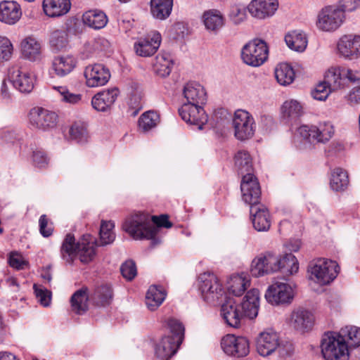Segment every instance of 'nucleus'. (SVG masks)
Listing matches in <instances>:
<instances>
[{
  "mask_svg": "<svg viewBox=\"0 0 360 360\" xmlns=\"http://www.w3.org/2000/svg\"><path fill=\"white\" fill-rule=\"evenodd\" d=\"M230 16L236 24L242 22L246 16L244 8L233 7L231 11Z\"/></svg>",
  "mask_w": 360,
  "mask_h": 360,
  "instance_id": "nucleus-64",
  "label": "nucleus"
},
{
  "mask_svg": "<svg viewBox=\"0 0 360 360\" xmlns=\"http://www.w3.org/2000/svg\"><path fill=\"white\" fill-rule=\"evenodd\" d=\"M115 225L112 221H102L99 236V241L91 235H84L81 241L75 243L73 235H66L61 247V255L67 262L72 263L76 256H78L82 263H88L93 260L96 255V247L105 246L111 244L115 238L112 231Z\"/></svg>",
  "mask_w": 360,
  "mask_h": 360,
  "instance_id": "nucleus-1",
  "label": "nucleus"
},
{
  "mask_svg": "<svg viewBox=\"0 0 360 360\" xmlns=\"http://www.w3.org/2000/svg\"><path fill=\"white\" fill-rule=\"evenodd\" d=\"M167 326L172 334L167 337L172 338L173 340L181 345L184 335V328L182 323L178 320L170 319L167 321Z\"/></svg>",
  "mask_w": 360,
  "mask_h": 360,
  "instance_id": "nucleus-51",
  "label": "nucleus"
},
{
  "mask_svg": "<svg viewBox=\"0 0 360 360\" xmlns=\"http://www.w3.org/2000/svg\"><path fill=\"white\" fill-rule=\"evenodd\" d=\"M119 94V90L117 88H112L103 90L96 94L91 100L93 108L101 112H105L115 103Z\"/></svg>",
  "mask_w": 360,
  "mask_h": 360,
  "instance_id": "nucleus-27",
  "label": "nucleus"
},
{
  "mask_svg": "<svg viewBox=\"0 0 360 360\" xmlns=\"http://www.w3.org/2000/svg\"><path fill=\"white\" fill-rule=\"evenodd\" d=\"M223 351L228 355L243 357L250 352L249 340L243 336L228 334L221 341Z\"/></svg>",
  "mask_w": 360,
  "mask_h": 360,
  "instance_id": "nucleus-15",
  "label": "nucleus"
},
{
  "mask_svg": "<svg viewBox=\"0 0 360 360\" xmlns=\"http://www.w3.org/2000/svg\"><path fill=\"white\" fill-rule=\"evenodd\" d=\"M315 318L311 311L303 307L294 309L287 319V323L300 333L311 330Z\"/></svg>",
  "mask_w": 360,
  "mask_h": 360,
  "instance_id": "nucleus-14",
  "label": "nucleus"
},
{
  "mask_svg": "<svg viewBox=\"0 0 360 360\" xmlns=\"http://www.w3.org/2000/svg\"><path fill=\"white\" fill-rule=\"evenodd\" d=\"M9 78L14 87L22 93H30L34 88V78L29 71L18 64L8 71Z\"/></svg>",
  "mask_w": 360,
  "mask_h": 360,
  "instance_id": "nucleus-19",
  "label": "nucleus"
},
{
  "mask_svg": "<svg viewBox=\"0 0 360 360\" xmlns=\"http://www.w3.org/2000/svg\"><path fill=\"white\" fill-rule=\"evenodd\" d=\"M281 256L266 252L255 258L250 267V273L255 277L262 276L281 270Z\"/></svg>",
  "mask_w": 360,
  "mask_h": 360,
  "instance_id": "nucleus-10",
  "label": "nucleus"
},
{
  "mask_svg": "<svg viewBox=\"0 0 360 360\" xmlns=\"http://www.w3.org/2000/svg\"><path fill=\"white\" fill-rule=\"evenodd\" d=\"M220 315L224 323L233 328H239L245 317L243 315L239 304L233 297H226L221 305Z\"/></svg>",
  "mask_w": 360,
  "mask_h": 360,
  "instance_id": "nucleus-16",
  "label": "nucleus"
},
{
  "mask_svg": "<svg viewBox=\"0 0 360 360\" xmlns=\"http://www.w3.org/2000/svg\"><path fill=\"white\" fill-rule=\"evenodd\" d=\"M34 293L39 302L44 307H48L51 300V292L47 289L38 286L34 284Z\"/></svg>",
  "mask_w": 360,
  "mask_h": 360,
  "instance_id": "nucleus-53",
  "label": "nucleus"
},
{
  "mask_svg": "<svg viewBox=\"0 0 360 360\" xmlns=\"http://www.w3.org/2000/svg\"><path fill=\"white\" fill-rule=\"evenodd\" d=\"M88 300L86 288L77 290L70 299L72 311L79 315L84 314L88 310Z\"/></svg>",
  "mask_w": 360,
  "mask_h": 360,
  "instance_id": "nucleus-36",
  "label": "nucleus"
},
{
  "mask_svg": "<svg viewBox=\"0 0 360 360\" xmlns=\"http://www.w3.org/2000/svg\"><path fill=\"white\" fill-rule=\"evenodd\" d=\"M338 54L347 59H353L360 56V36L346 34L337 44Z\"/></svg>",
  "mask_w": 360,
  "mask_h": 360,
  "instance_id": "nucleus-22",
  "label": "nucleus"
},
{
  "mask_svg": "<svg viewBox=\"0 0 360 360\" xmlns=\"http://www.w3.org/2000/svg\"><path fill=\"white\" fill-rule=\"evenodd\" d=\"M41 44L34 37H27L21 42V51L24 58L36 61L41 58Z\"/></svg>",
  "mask_w": 360,
  "mask_h": 360,
  "instance_id": "nucleus-33",
  "label": "nucleus"
},
{
  "mask_svg": "<svg viewBox=\"0 0 360 360\" xmlns=\"http://www.w3.org/2000/svg\"><path fill=\"white\" fill-rule=\"evenodd\" d=\"M128 104L129 106L136 110L135 114L142 108V95L140 92H133L129 98Z\"/></svg>",
  "mask_w": 360,
  "mask_h": 360,
  "instance_id": "nucleus-62",
  "label": "nucleus"
},
{
  "mask_svg": "<svg viewBox=\"0 0 360 360\" xmlns=\"http://www.w3.org/2000/svg\"><path fill=\"white\" fill-rule=\"evenodd\" d=\"M339 75L338 70L328 69L326 72L323 81L320 82L311 91L312 97L316 100L324 101L330 92L340 89V80H337L340 79Z\"/></svg>",
  "mask_w": 360,
  "mask_h": 360,
  "instance_id": "nucleus-18",
  "label": "nucleus"
},
{
  "mask_svg": "<svg viewBox=\"0 0 360 360\" xmlns=\"http://www.w3.org/2000/svg\"><path fill=\"white\" fill-rule=\"evenodd\" d=\"M71 139L78 143H84L87 141L88 133L86 125L82 122H75L70 128L69 131Z\"/></svg>",
  "mask_w": 360,
  "mask_h": 360,
  "instance_id": "nucleus-48",
  "label": "nucleus"
},
{
  "mask_svg": "<svg viewBox=\"0 0 360 360\" xmlns=\"http://www.w3.org/2000/svg\"><path fill=\"white\" fill-rule=\"evenodd\" d=\"M158 120V115L153 111L143 113L139 120V126L144 131L155 127Z\"/></svg>",
  "mask_w": 360,
  "mask_h": 360,
  "instance_id": "nucleus-52",
  "label": "nucleus"
},
{
  "mask_svg": "<svg viewBox=\"0 0 360 360\" xmlns=\"http://www.w3.org/2000/svg\"><path fill=\"white\" fill-rule=\"evenodd\" d=\"M261 193L257 198H253L250 200H244L247 204L250 205V219L253 227L257 231H267L271 226L270 214L267 207L259 203Z\"/></svg>",
  "mask_w": 360,
  "mask_h": 360,
  "instance_id": "nucleus-11",
  "label": "nucleus"
},
{
  "mask_svg": "<svg viewBox=\"0 0 360 360\" xmlns=\"http://www.w3.org/2000/svg\"><path fill=\"white\" fill-rule=\"evenodd\" d=\"M84 76L89 87L103 86L110 77L108 70L101 64L87 66L84 70Z\"/></svg>",
  "mask_w": 360,
  "mask_h": 360,
  "instance_id": "nucleus-24",
  "label": "nucleus"
},
{
  "mask_svg": "<svg viewBox=\"0 0 360 360\" xmlns=\"http://www.w3.org/2000/svg\"><path fill=\"white\" fill-rule=\"evenodd\" d=\"M173 67V60L169 53L160 52L155 59L153 70L155 73L160 77L169 75Z\"/></svg>",
  "mask_w": 360,
  "mask_h": 360,
  "instance_id": "nucleus-34",
  "label": "nucleus"
},
{
  "mask_svg": "<svg viewBox=\"0 0 360 360\" xmlns=\"http://www.w3.org/2000/svg\"><path fill=\"white\" fill-rule=\"evenodd\" d=\"M29 121L35 129L46 131L55 128L57 125L58 115L42 108H34L29 112Z\"/></svg>",
  "mask_w": 360,
  "mask_h": 360,
  "instance_id": "nucleus-13",
  "label": "nucleus"
},
{
  "mask_svg": "<svg viewBox=\"0 0 360 360\" xmlns=\"http://www.w3.org/2000/svg\"><path fill=\"white\" fill-rule=\"evenodd\" d=\"M122 276L127 281H131L136 276L137 271L135 263L132 260H127L120 266Z\"/></svg>",
  "mask_w": 360,
  "mask_h": 360,
  "instance_id": "nucleus-54",
  "label": "nucleus"
},
{
  "mask_svg": "<svg viewBox=\"0 0 360 360\" xmlns=\"http://www.w3.org/2000/svg\"><path fill=\"white\" fill-rule=\"evenodd\" d=\"M293 351L294 347L291 342L279 340L278 345L275 352H276L280 357L285 358L291 356Z\"/></svg>",
  "mask_w": 360,
  "mask_h": 360,
  "instance_id": "nucleus-57",
  "label": "nucleus"
},
{
  "mask_svg": "<svg viewBox=\"0 0 360 360\" xmlns=\"http://www.w3.org/2000/svg\"><path fill=\"white\" fill-rule=\"evenodd\" d=\"M202 19L205 28L214 33L217 32L224 24V17L217 10L205 11Z\"/></svg>",
  "mask_w": 360,
  "mask_h": 360,
  "instance_id": "nucleus-38",
  "label": "nucleus"
},
{
  "mask_svg": "<svg viewBox=\"0 0 360 360\" xmlns=\"http://www.w3.org/2000/svg\"><path fill=\"white\" fill-rule=\"evenodd\" d=\"M22 15L20 6L14 1H4L0 4V20L8 25L16 23Z\"/></svg>",
  "mask_w": 360,
  "mask_h": 360,
  "instance_id": "nucleus-29",
  "label": "nucleus"
},
{
  "mask_svg": "<svg viewBox=\"0 0 360 360\" xmlns=\"http://www.w3.org/2000/svg\"><path fill=\"white\" fill-rule=\"evenodd\" d=\"M275 77L280 84L285 86L293 82L295 72L290 65L281 63L275 69Z\"/></svg>",
  "mask_w": 360,
  "mask_h": 360,
  "instance_id": "nucleus-45",
  "label": "nucleus"
},
{
  "mask_svg": "<svg viewBox=\"0 0 360 360\" xmlns=\"http://www.w3.org/2000/svg\"><path fill=\"white\" fill-rule=\"evenodd\" d=\"M297 134L309 143H326L333 136L334 129L328 122L314 125H302L297 129Z\"/></svg>",
  "mask_w": 360,
  "mask_h": 360,
  "instance_id": "nucleus-9",
  "label": "nucleus"
},
{
  "mask_svg": "<svg viewBox=\"0 0 360 360\" xmlns=\"http://www.w3.org/2000/svg\"><path fill=\"white\" fill-rule=\"evenodd\" d=\"M199 289L203 300L209 304H215L224 292L217 276L211 272L201 274L198 278Z\"/></svg>",
  "mask_w": 360,
  "mask_h": 360,
  "instance_id": "nucleus-8",
  "label": "nucleus"
},
{
  "mask_svg": "<svg viewBox=\"0 0 360 360\" xmlns=\"http://www.w3.org/2000/svg\"><path fill=\"white\" fill-rule=\"evenodd\" d=\"M83 22L95 30L104 27L108 22L107 16L101 11H88L83 14Z\"/></svg>",
  "mask_w": 360,
  "mask_h": 360,
  "instance_id": "nucleus-39",
  "label": "nucleus"
},
{
  "mask_svg": "<svg viewBox=\"0 0 360 360\" xmlns=\"http://www.w3.org/2000/svg\"><path fill=\"white\" fill-rule=\"evenodd\" d=\"M281 112L285 117L297 118L302 114V106L296 100L286 101L281 107Z\"/></svg>",
  "mask_w": 360,
  "mask_h": 360,
  "instance_id": "nucleus-47",
  "label": "nucleus"
},
{
  "mask_svg": "<svg viewBox=\"0 0 360 360\" xmlns=\"http://www.w3.org/2000/svg\"><path fill=\"white\" fill-rule=\"evenodd\" d=\"M70 0H44L43 9L46 15L56 18L66 14L70 9Z\"/></svg>",
  "mask_w": 360,
  "mask_h": 360,
  "instance_id": "nucleus-31",
  "label": "nucleus"
},
{
  "mask_svg": "<svg viewBox=\"0 0 360 360\" xmlns=\"http://www.w3.org/2000/svg\"><path fill=\"white\" fill-rule=\"evenodd\" d=\"M279 340V335L272 330L261 332L256 338L257 352L263 356L271 354L278 347Z\"/></svg>",
  "mask_w": 360,
  "mask_h": 360,
  "instance_id": "nucleus-21",
  "label": "nucleus"
},
{
  "mask_svg": "<svg viewBox=\"0 0 360 360\" xmlns=\"http://www.w3.org/2000/svg\"><path fill=\"white\" fill-rule=\"evenodd\" d=\"M112 295L110 285L105 284L96 287L91 297L96 305L105 307L111 303Z\"/></svg>",
  "mask_w": 360,
  "mask_h": 360,
  "instance_id": "nucleus-41",
  "label": "nucleus"
},
{
  "mask_svg": "<svg viewBox=\"0 0 360 360\" xmlns=\"http://www.w3.org/2000/svg\"><path fill=\"white\" fill-rule=\"evenodd\" d=\"M259 302V293L257 289H251L246 293L242 302L239 304L240 311L245 318L253 319L257 316Z\"/></svg>",
  "mask_w": 360,
  "mask_h": 360,
  "instance_id": "nucleus-26",
  "label": "nucleus"
},
{
  "mask_svg": "<svg viewBox=\"0 0 360 360\" xmlns=\"http://www.w3.org/2000/svg\"><path fill=\"white\" fill-rule=\"evenodd\" d=\"M122 227L135 240H150L152 247L160 243L156 237L158 229L150 224V216L146 213L139 212L131 215L126 219Z\"/></svg>",
  "mask_w": 360,
  "mask_h": 360,
  "instance_id": "nucleus-3",
  "label": "nucleus"
},
{
  "mask_svg": "<svg viewBox=\"0 0 360 360\" xmlns=\"http://www.w3.org/2000/svg\"><path fill=\"white\" fill-rule=\"evenodd\" d=\"M265 298L269 303L274 305L290 303L293 299L292 289L287 283H276L269 287Z\"/></svg>",
  "mask_w": 360,
  "mask_h": 360,
  "instance_id": "nucleus-20",
  "label": "nucleus"
},
{
  "mask_svg": "<svg viewBox=\"0 0 360 360\" xmlns=\"http://www.w3.org/2000/svg\"><path fill=\"white\" fill-rule=\"evenodd\" d=\"M330 70H338L340 74L338 77H340V79H338V80H340L339 83L340 84V89H343L345 87L347 80L352 82L360 81V77L359 76L358 72H354L350 69H347L342 67H336L331 68H330Z\"/></svg>",
  "mask_w": 360,
  "mask_h": 360,
  "instance_id": "nucleus-49",
  "label": "nucleus"
},
{
  "mask_svg": "<svg viewBox=\"0 0 360 360\" xmlns=\"http://www.w3.org/2000/svg\"><path fill=\"white\" fill-rule=\"evenodd\" d=\"M76 65L77 60L73 56H58L52 61V69L58 77H64L72 72Z\"/></svg>",
  "mask_w": 360,
  "mask_h": 360,
  "instance_id": "nucleus-30",
  "label": "nucleus"
},
{
  "mask_svg": "<svg viewBox=\"0 0 360 360\" xmlns=\"http://www.w3.org/2000/svg\"><path fill=\"white\" fill-rule=\"evenodd\" d=\"M183 94L187 100L186 103L204 105L207 102L205 89L198 83H187L184 88Z\"/></svg>",
  "mask_w": 360,
  "mask_h": 360,
  "instance_id": "nucleus-28",
  "label": "nucleus"
},
{
  "mask_svg": "<svg viewBox=\"0 0 360 360\" xmlns=\"http://www.w3.org/2000/svg\"><path fill=\"white\" fill-rule=\"evenodd\" d=\"M161 36L158 32H153L146 37L141 38L134 44V49L137 55L148 57L154 54L160 47Z\"/></svg>",
  "mask_w": 360,
  "mask_h": 360,
  "instance_id": "nucleus-23",
  "label": "nucleus"
},
{
  "mask_svg": "<svg viewBox=\"0 0 360 360\" xmlns=\"http://www.w3.org/2000/svg\"><path fill=\"white\" fill-rule=\"evenodd\" d=\"M349 184V177L346 171L336 168L331 174L330 186L333 191H344Z\"/></svg>",
  "mask_w": 360,
  "mask_h": 360,
  "instance_id": "nucleus-44",
  "label": "nucleus"
},
{
  "mask_svg": "<svg viewBox=\"0 0 360 360\" xmlns=\"http://www.w3.org/2000/svg\"><path fill=\"white\" fill-rule=\"evenodd\" d=\"M336 4L346 16V12H353L360 7V0H339Z\"/></svg>",
  "mask_w": 360,
  "mask_h": 360,
  "instance_id": "nucleus-58",
  "label": "nucleus"
},
{
  "mask_svg": "<svg viewBox=\"0 0 360 360\" xmlns=\"http://www.w3.org/2000/svg\"><path fill=\"white\" fill-rule=\"evenodd\" d=\"M254 124V119L248 112L243 110L235 112L232 126L237 139L245 141L252 138L255 133Z\"/></svg>",
  "mask_w": 360,
  "mask_h": 360,
  "instance_id": "nucleus-12",
  "label": "nucleus"
},
{
  "mask_svg": "<svg viewBox=\"0 0 360 360\" xmlns=\"http://www.w3.org/2000/svg\"><path fill=\"white\" fill-rule=\"evenodd\" d=\"M235 167L238 173L242 175L240 189L243 200L250 201L260 193V187L256 177L252 174V159L245 150H239L234 157Z\"/></svg>",
  "mask_w": 360,
  "mask_h": 360,
  "instance_id": "nucleus-2",
  "label": "nucleus"
},
{
  "mask_svg": "<svg viewBox=\"0 0 360 360\" xmlns=\"http://www.w3.org/2000/svg\"><path fill=\"white\" fill-rule=\"evenodd\" d=\"M339 269L336 262L319 258L309 263L307 271L310 280L320 285H326L336 278Z\"/></svg>",
  "mask_w": 360,
  "mask_h": 360,
  "instance_id": "nucleus-4",
  "label": "nucleus"
},
{
  "mask_svg": "<svg viewBox=\"0 0 360 360\" xmlns=\"http://www.w3.org/2000/svg\"><path fill=\"white\" fill-rule=\"evenodd\" d=\"M49 44L55 51H65L69 46V35L65 29L53 30L50 34Z\"/></svg>",
  "mask_w": 360,
  "mask_h": 360,
  "instance_id": "nucleus-40",
  "label": "nucleus"
},
{
  "mask_svg": "<svg viewBox=\"0 0 360 360\" xmlns=\"http://www.w3.org/2000/svg\"><path fill=\"white\" fill-rule=\"evenodd\" d=\"M179 114L186 123L198 126L201 130L208 121L203 105L184 103L179 109Z\"/></svg>",
  "mask_w": 360,
  "mask_h": 360,
  "instance_id": "nucleus-17",
  "label": "nucleus"
},
{
  "mask_svg": "<svg viewBox=\"0 0 360 360\" xmlns=\"http://www.w3.org/2000/svg\"><path fill=\"white\" fill-rule=\"evenodd\" d=\"M13 46L8 39L0 37V62L8 60L12 55Z\"/></svg>",
  "mask_w": 360,
  "mask_h": 360,
  "instance_id": "nucleus-55",
  "label": "nucleus"
},
{
  "mask_svg": "<svg viewBox=\"0 0 360 360\" xmlns=\"http://www.w3.org/2000/svg\"><path fill=\"white\" fill-rule=\"evenodd\" d=\"M151 220L156 224L155 226L158 229L160 227H164L167 229L172 228L173 224L169 221V216L167 214H161L160 216H152Z\"/></svg>",
  "mask_w": 360,
  "mask_h": 360,
  "instance_id": "nucleus-60",
  "label": "nucleus"
},
{
  "mask_svg": "<svg viewBox=\"0 0 360 360\" xmlns=\"http://www.w3.org/2000/svg\"><path fill=\"white\" fill-rule=\"evenodd\" d=\"M165 292L156 285L149 288L146 295V304L150 311H155L162 303L165 298Z\"/></svg>",
  "mask_w": 360,
  "mask_h": 360,
  "instance_id": "nucleus-42",
  "label": "nucleus"
},
{
  "mask_svg": "<svg viewBox=\"0 0 360 360\" xmlns=\"http://www.w3.org/2000/svg\"><path fill=\"white\" fill-rule=\"evenodd\" d=\"M173 0H150V13L153 18L163 20L171 14Z\"/></svg>",
  "mask_w": 360,
  "mask_h": 360,
  "instance_id": "nucleus-35",
  "label": "nucleus"
},
{
  "mask_svg": "<svg viewBox=\"0 0 360 360\" xmlns=\"http://www.w3.org/2000/svg\"><path fill=\"white\" fill-rule=\"evenodd\" d=\"M340 336L345 339L347 348L360 345V328L356 326L345 327L341 329Z\"/></svg>",
  "mask_w": 360,
  "mask_h": 360,
  "instance_id": "nucleus-46",
  "label": "nucleus"
},
{
  "mask_svg": "<svg viewBox=\"0 0 360 360\" xmlns=\"http://www.w3.org/2000/svg\"><path fill=\"white\" fill-rule=\"evenodd\" d=\"M39 231L44 237H49L53 233V228L51 225H48V219L45 214H43L39 218Z\"/></svg>",
  "mask_w": 360,
  "mask_h": 360,
  "instance_id": "nucleus-63",
  "label": "nucleus"
},
{
  "mask_svg": "<svg viewBox=\"0 0 360 360\" xmlns=\"http://www.w3.org/2000/svg\"><path fill=\"white\" fill-rule=\"evenodd\" d=\"M269 48L266 42L255 39L246 44L241 51L243 61L252 67H259L268 58Z\"/></svg>",
  "mask_w": 360,
  "mask_h": 360,
  "instance_id": "nucleus-7",
  "label": "nucleus"
},
{
  "mask_svg": "<svg viewBox=\"0 0 360 360\" xmlns=\"http://www.w3.org/2000/svg\"><path fill=\"white\" fill-rule=\"evenodd\" d=\"M278 6L277 0H252L248 5V9L253 17L264 19L273 15Z\"/></svg>",
  "mask_w": 360,
  "mask_h": 360,
  "instance_id": "nucleus-25",
  "label": "nucleus"
},
{
  "mask_svg": "<svg viewBox=\"0 0 360 360\" xmlns=\"http://www.w3.org/2000/svg\"><path fill=\"white\" fill-rule=\"evenodd\" d=\"M179 345L172 338L165 336L155 346V355L162 360H168L176 352Z\"/></svg>",
  "mask_w": 360,
  "mask_h": 360,
  "instance_id": "nucleus-32",
  "label": "nucleus"
},
{
  "mask_svg": "<svg viewBox=\"0 0 360 360\" xmlns=\"http://www.w3.org/2000/svg\"><path fill=\"white\" fill-rule=\"evenodd\" d=\"M32 159L34 165L39 167H45L49 162V160L44 151L35 150L33 152Z\"/></svg>",
  "mask_w": 360,
  "mask_h": 360,
  "instance_id": "nucleus-61",
  "label": "nucleus"
},
{
  "mask_svg": "<svg viewBox=\"0 0 360 360\" xmlns=\"http://www.w3.org/2000/svg\"><path fill=\"white\" fill-rule=\"evenodd\" d=\"M287 46L295 51L302 52L307 46L306 34L302 31L293 30L285 37Z\"/></svg>",
  "mask_w": 360,
  "mask_h": 360,
  "instance_id": "nucleus-37",
  "label": "nucleus"
},
{
  "mask_svg": "<svg viewBox=\"0 0 360 360\" xmlns=\"http://www.w3.org/2000/svg\"><path fill=\"white\" fill-rule=\"evenodd\" d=\"M8 262L11 266L17 269H23L24 267L27 265V262L15 252L11 253Z\"/></svg>",
  "mask_w": 360,
  "mask_h": 360,
  "instance_id": "nucleus-59",
  "label": "nucleus"
},
{
  "mask_svg": "<svg viewBox=\"0 0 360 360\" xmlns=\"http://www.w3.org/2000/svg\"><path fill=\"white\" fill-rule=\"evenodd\" d=\"M58 90L60 94L63 96L62 100L70 103L71 104H77L82 100V95L79 94L70 93L66 87L58 86L54 87Z\"/></svg>",
  "mask_w": 360,
  "mask_h": 360,
  "instance_id": "nucleus-56",
  "label": "nucleus"
},
{
  "mask_svg": "<svg viewBox=\"0 0 360 360\" xmlns=\"http://www.w3.org/2000/svg\"><path fill=\"white\" fill-rule=\"evenodd\" d=\"M250 281L245 275H235L231 278L228 289L232 295L240 296L244 293L247 288L250 286Z\"/></svg>",
  "mask_w": 360,
  "mask_h": 360,
  "instance_id": "nucleus-43",
  "label": "nucleus"
},
{
  "mask_svg": "<svg viewBox=\"0 0 360 360\" xmlns=\"http://www.w3.org/2000/svg\"><path fill=\"white\" fill-rule=\"evenodd\" d=\"M346 18L336 4L326 5L318 12L316 25L319 30L333 32L345 22Z\"/></svg>",
  "mask_w": 360,
  "mask_h": 360,
  "instance_id": "nucleus-5",
  "label": "nucleus"
},
{
  "mask_svg": "<svg viewBox=\"0 0 360 360\" xmlns=\"http://www.w3.org/2000/svg\"><path fill=\"white\" fill-rule=\"evenodd\" d=\"M281 270L285 273L293 274L297 273L299 269L298 262L296 257L291 253L285 254L281 257Z\"/></svg>",
  "mask_w": 360,
  "mask_h": 360,
  "instance_id": "nucleus-50",
  "label": "nucleus"
},
{
  "mask_svg": "<svg viewBox=\"0 0 360 360\" xmlns=\"http://www.w3.org/2000/svg\"><path fill=\"white\" fill-rule=\"evenodd\" d=\"M321 352L326 360H347L349 352L345 339L332 332L324 334L321 340Z\"/></svg>",
  "mask_w": 360,
  "mask_h": 360,
  "instance_id": "nucleus-6",
  "label": "nucleus"
}]
</instances>
